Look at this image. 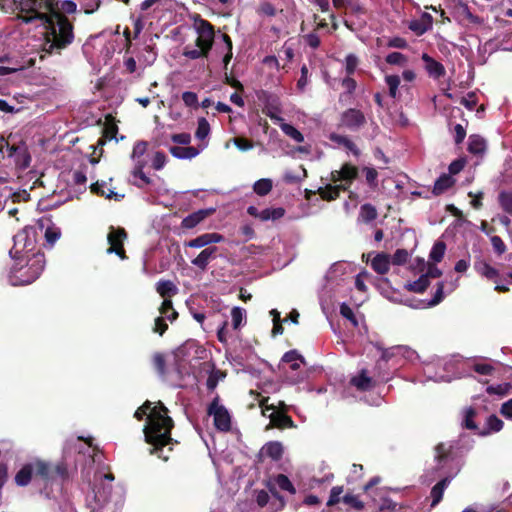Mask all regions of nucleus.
<instances>
[{"instance_id":"obj_1","label":"nucleus","mask_w":512,"mask_h":512,"mask_svg":"<svg viewBox=\"0 0 512 512\" xmlns=\"http://www.w3.org/2000/svg\"><path fill=\"white\" fill-rule=\"evenodd\" d=\"M152 402L146 400L134 413V417L141 421L146 417L143 427L144 439L151 446L149 453L168 461L169 454L164 453V447L178 443L171 436L174 421L169 416L168 408L158 401L152 406Z\"/></svg>"},{"instance_id":"obj_2","label":"nucleus","mask_w":512,"mask_h":512,"mask_svg":"<svg viewBox=\"0 0 512 512\" xmlns=\"http://www.w3.org/2000/svg\"><path fill=\"white\" fill-rule=\"evenodd\" d=\"M453 448L454 445L452 443H439L435 447L434 460L436 464L432 475L430 476L429 472L423 475L424 480L430 482L437 478L440 479L431 490V507H435L440 503L446 487L460 471L459 461L455 456Z\"/></svg>"},{"instance_id":"obj_3","label":"nucleus","mask_w":512,"mask_h":512,"mask_svg":"<svg viewBox=\"0 0 512 512\" xmlns=\"http://www.w3.org/2000/svg\"><path fill=\"white\" fill-rule=\"evenodd\" d=\"M46 28L43 50L48 54H61L70 46L74 39V25L68 17L58 10L50 16L49 23H43Z\"/></svg>"},{"instance_id":"obj_4","label":"nucleus","mask_w":512,"mask_h":512,"mask_svg":"<svg viewBox=\"0 0 512 512\" xmlns=\"http://www.w3.org/2000/svg\"><path fill=\"white\" fill-rule=\"evenodd\" d=\"M14 3L18 10L17 19L25 24L49 23L50 16L58 11L57 0H14Z\"/></svg>"},{"instance_id":"obj_5","label":"nucleus","mask_w":512,"mask_h":512,"mask_svg":"<svg viewBox=\"0 0 512 512\" xmlns=\"http://www.w3.org/2000/svg\"><path fill=\"white\" fill-rule=\"evenodd\" d=\"M45 267V256L43 253H34L28 258L25 265H14L9 274L12 285H28L34 282L42 274Z\"/></svg>"},{"instance_id":"obj_6","label":"nucleus","mask_w":512,"mask_h":512,"mask_svg":"<svg viewBox=\"0 0 512 512\" xmlns=\"http://www.w3.org/2000/svg\"><path fill=\"white\" fill-rule=\"evenodd\" d=\"M36 480H40L45 486L63 484L69 478L68 466L65 461L52 463L40 458H35Z\"/></svg>"},{"instance_id":"obj_7","label":"nucleus","mask_w":512,"mask_h":512,"mask_svg":"<svg viewBox=\"0 0 512 512\" xmlns=\"http://www.w3.org/2000/svg\"><path fill=\"white\" fill-rule=\"evenodd\" d=\"M13 247L10 255L13 258H20L22 254L32 252L36 246V230L32 226L24 227L13 237Z\"/></svg>"},{"instance_id":"obj_8","label":"nucleus","mask_w":512,"mask_h":512,"mask_svg":"<svg viewBox=\"0 0 512 512\" xmlns=\"http://www.w3.org/2000/svg\"><path fill=\"white\" fill-rule=\"evenodd\" d=\"M207 414L213 416L214 426L218 431L228 432L231 429V415L228 409L220 404V396L215 395L207 407Z\"/></svg>"},{"instance_id":"obj_9","label":"nucleus","mask_w":512,"mask_h":512,"mask_svg":"<svg viewBox=\"0 0 512 512\" xmlns=\"http://www.w3.org/2000/svg\"><path fill=\"white\" fill-rule=\"evenodd\" d=\"M380 482L381 477L379 476H374L371 478L369 482L363 487L364 493L369 495L372 500L378 504L379 510L381 512L394 511L396 508V503L386 498L385 495L387 492L384 489L376 488V485H378Z\"/></svg>"},{"instance_id":"obj_10","label":"nucleus","mask_w":512,"mask_h":512,"mask_svg":"<svg viewBox=\"0 0 512 512\" xmlns=\"http://www.w3.org/2000/svg\"><path fill=\"white\" fill-rule=\"evenodd\" d=\"M366 122V117L361 110L348 108L340 114L338 127L356 132L364 127Z\"/></svg>"},{"instance_id":"obj_11","label":"nucleus","mask_w":512,"mask_h":512,"mask_svg":"<svg viewBox=\"0 0 512 512\" xmlns=\"http://www.w3.org/2000/svg\"><path fill=\"white\" fill-rule=\"evenodd\" d=\"M449 364L440 358H435L430 362L423 363L422 371L427 380L434 381H450V378L445 375V371L448 369Z\"/></svg>"},{"instance_id":"obj_12","label":"nucleus","mask_w":512,"mask_h":512,"mask_svg":"<svg viewBox=\"0 0 512 512\" xmlns=\"http://www.w3.org/2000/svg\"><path fill=\"white\" fill-rule=\"evenodd\" d=\"M127 238V232L124 228H114L110 227V232L107 236V240L109 243V248L107 249L108 253H115L121 259H126V252L124 249V240Z\"/></svg>"},{"instance_id":"obj_13","label":"nucleus","mask_w":512,"mask_h":512,"mask_svg":"<svg viewBox=\"0 0 512 512\" xmlns=\"http://www.w3.org/2000/svg\"><path fill=\"white\" fill-rule=\"evenodd\" d=\"M418 273H421V276L418 278V293L426 290L430 278L435 279L442 275V271L434 264L425 262L424 259L420 258H418Z\"/></svg>"},{"instance_id":"obj_14","label":"nucleus","mask_w":512,"mask_h":512,"mask_svg":"<svg viewBox=\"0 0 512 512\" xmlns=\"http://www.w3.org/2000/svg\"><path fill=\"white\" fill-rule=\"evenodd\" d=\"M358 168L350 163H344L340 170H333L330 173V181L333 183L338 182H352L358 177Z\"/></svg>"},{"instance_id":"obj_15","label":"nucleus","mask_w":512,"mask_h":512,"mask_svg":"<svg viewBox=\"0 0 512 512\" xmlns=\"http://www.w3.org/2000/svg\"><path fill=\"white\" fill-rule=\"evenodd\" d=\"M247 213L250 216H252L254 218H258L261 221L265 222L268 220L276 221V220L281 219L285 215L286 210L282 207H277V208H266L262 211H259L255 206H249L247 208Z\"/></svg>"},{"instance_id":"obj_16","label":"nucleus","mask_w":512,"mask_h":512,"mask_svg":"<svg viewBox=\"0 0 512 512\" xmlns=\"http://www.w3.org/2000/svg\"><path fill=\"white\" fill-rule=\"evenodd\" d=\"M7 149L8 156L15 158V165L18 169L25 170L30 166L31 156L24 145H8Z\"/></svg>"},{"instance_id":"obj_17","label":"nucleus","mask_w":512,"mask_h":512,"mask_svg":"<svg viewBox=\"0 0 512 512\" xmlns=\"http://www.w3.org/2000/svg\"><path fill=\"white\" fill-rule=\"evenodd\" d=\"M33 478L36 480L35 459L21 466L15 474L14 482L19 487H26L31 483Z\"/></svg>"},{"instance_id":"obj_18","label":"nucleus","mask_w":512,"mask_h":512,"mask_svg":"<svg viewBox=\"0 0 512 512\" xmlns=\"http://www.w3.org/2000/svg\"><path fill=\"white\" fill-rule=\"evenodd\" d=\"M421 59L423 61V68L431 78L439 79L444 76L445 68L439 61H436L427 53H423Z\"/></svg>"},{"instance_id":"obj_19","label":"nucleus","mask_w":512,"mask_h":512,"mask_svg":"<svg viewBox=\"0 0 512 512\" xmlns=\"http://www.w3.org/2000/svg\"><path fill=\"white\" fill-rule=\"evenodd\" d=\"M214 209H200L198 211H195L185 218H183L181 222V228L183 229H193L198 224H200L202 221H204L207 217L212 215L214 213Z\"/></svg>"},{"instance_id":"obj_20","label":"nucleus","mask_w":512,"mask_h":512,"mask_svg":"<svg viewBox=\"0 0 512 512\" xmlns=\"http://www.w3.org/2000/svg\"><path fill=\"white\" fill-rule=\"evenodd\" d=\"M218 251V247L209 246L203 249L197 257L191 260V263L196 266L201 271H206L208 264L211 260L216 259V253Z\"/></svg>"},{"instance_id":"obj_21","label":"nucleus","mask_w":512,"mask_h":512,"mask_svg":"<svg viewBox=\"0 0 512 512\" xmlns=\"http://www.w3.org/2000/svg\"><path fill=\"white\" fill-rule=\"evenodd\" d=\"M268 417L270 419V425L272 427H276L278 429L296 427L292 417L286 414L285 412H271L268 415Z\"/></svg>"},{"instance_id":"obj_22","label":"nucleus","mask_w":512,"mask_h":512,"mask_svg":"<svg viewBox=\"0 0 512 512\" xmlns=\"http://www.w3.org/2000/svg\"><path fill=\"white\" fill-rule=\"evenodd\" d=\"M195 29L199 37L205 38V40L214 41L215 30L214 26L200 16L195 20Z\"/></svg>"},{"instance_id":"obj_23","label":"nucleus","mask_w":512,"mask_h":512,"mask_svg":"<svg viewBox=\"0 0 512 512\" xmlns=\"http://www.w3.org/2000/svg\"><path fill=\"white\" fill-rule=\"evenodd\" d=\"M350 384L359 391H369L374 387L373 379L367 375L365 369H362L357 376L352 377Z\"/></svg>"},{"instance_id":"obj_24","label":"nucleus","mask_w":512,"mask_h":512,"mask_svg":"<svg viewBox=\"0 0 512 512\" xmlns=\"http://www.w3.org/2000/svg\"><path fill=\"white\" fill-rule=\"evenodd\" d=\"M390 264V255L386 253H378L371 261L372 269L381 275H384L389 271Z\"/></svg>"},{"instance_id":"obj_25","label":"nucleus","mask_w":512,"mask_h":512,"mask_svg":"<svg viewBox=\"0 0 512 512\" xmlns=\"http://www.w3.org/2000/svg\"><path fill=\"white\" fill-rule=\"evenodd\" d=\"M474 268L478 274L495 283L500 278L499 271L484 261L475 262Z\"/></svg>"},{"instance_id":"obj_26","label":"nucleus","mask_w":512,"mask_h":512,"mask_svg":"<svg viewBox=\"0 0 512 512\" xmlns=\"http://www.w3.org/2000/svg\"><path fill=\"white\" fill-rule=\"evenodd\" d=\"M281 361L289 364L290 369L294 372H297L300 369L301 364H305L304 357L297 350L287 351L283 355Z\"/></svg>"},{"instance_id":"obj_27","label":"nucleus","mask_w":512,"mask_h":512,"mask_svg":"<svg viewBox=\"0 0 512 512\" xmlns=\"http://www.w3.org/2000/svg\"><path fill=\"white\" fill-rule=\"evenodd\" d=\"M329 140L332 141L335 144L344 146L346 149L351 151L353 153V155H355V156H359L360 155L359 148L356 146V144L351 139H349L345 135H340V134H337V133H331L329 135Z\"/></svg>"},{"instance_id":"obj_28","label":"nucleus","mask_w":512,"mask_h":512,"mask_svg":"<svg viewBox=\"0 0 512 512\" xmlns=\"http://www.w3.org/2000/svg\"><path fill=\"white\" fill-rule=\"evenodd\" d=\"M504 426L503 421L496 415H490L486 419L485 427L479 430V435L486 436L491 433H496L502 430Z\"/></svg>"},{"instance_id":"obj_29","label":"nucleus","mask_w":512,"mask_h":512,"mask_svg":"<svg viewBox=\"0 0 512 512\" xmlns=\"http://www.w3.org/2000/svg\"><path fill=\"white\" fill-rule=\"evenodd\" d=\"M169 152L178 159H192L199 154V150L193 146H171Z\"/></svg>"},{"instance_id":"obj_30","label":"nucleus","mask_w":512,"mask_h":512,"mask_svg":"<svg viewBox=\"0 0 512 512\" xmlns=\"http://www.w3.org/2000/svg\"><path fill=\"white\" fill-rule=\"evenodd\" d=\"M157 293L164 299H168L177 294V286L170 280H160L156 285Z\"/></svg>"},{"instance_id":"obj_31","label":"nucleus","mask_w":512,"mask_h":512,"mask_svg":"<svg viewBox=\"0 0 512 512\" xmlns=\"http://www.w3.org/2000/svg\"><path fill=\"white\" fill-rule=\"evenodd\" d=\"M443 289H444V283L438 282L437 289H436L435 294L432 299H430V300H426V299L419 300L418 299V309L419 308L425 309V308L433 307V306L439 304L444 298Z\"/></svg>"},{"instance_id":"obj_32","label":"nucleus","mask_w":512,"mask_h":512,"mask_svg":"<svg viewBox=\"0 0 512 512\" xmlns=\"http://www.w3.org/2000/svg\"><path fill=\"white\" fill-rule=\"evenodd\" d=\"M265 455L274 461H279L283 456V446L278 441H270L262 448Z\"/></svg>"},{"instance_id":"obj_33","label":"nucleus","mask_w":512,"mask_h":512,"mask_svg":"<svg viewBox=\"0 0 512 512\" xmlns=\"http://www.w3.org/2000/svg\"><path fill=\"white\" fill-rule=\"evenodd\" d=\"M454 184L455 179L451 175L443 174L436 180L433 193L435 195H440L451 188Z\"/></svg>"},{"instance_id":"obj_34","label":"nucleus","mask_w":512,"mask_h":512,"mask_svg":"<svg viewBox=\"0 0 512 512\" xmlns=\"http://www.w3.org/2000/svg\"><path fill=\"white\" fill-rule=\"evenodd\" d=\"M486 141L479 135H471L468 142V151L472 154H483L486 150Z\"/></svg>"},{"instance_id":"obj_35","label":"nucleus","mask_w":512,"mask_h":512,"mask_svg":"<svg viewBox=\"0 0 512 512\" xmlns=\"http://www.w3.org/2000/svg\"><path fill=\"white\" fill-rule=\"evenodd\" d=\"M377 215L378 213L376 208L372 204L366 203L360 207L358 221L363 223H370L377 218Z\"/></svg>"},{"instance_id":"obj_36","label":"nucleus","mask_w":512,"mask_h":512,"mask_svg":"<svg viewBox=\"0 0 512 512\" xmlns=\"http://www.w3.org/2000/svg\"><path fill=\"white\" fill-rule=\"evenodd\" d=\"M476 416V411L472 407H468L463 411V419H462V425L469 430H474L479 434L480 428L477 426V424L474 421V418Z\"/></svg>"},{"instance_id":"obj_37","label":"nucleus","mask_w":512,"mask_h":512,"mask_svg":"<svg viewBox=\"0 0 512 512\" xmlns=\"http://www.w3.org/2000/svg\"><path fill=\"white\" fill-rule=\"evenodd\" d=\"M273 183L271 179L262 178L257 180L253 185L254 192L259 196H265L271 192Z\"/></svg>"},{"instance_id":"obj_38","label":"nucleus","mask_w":512,"mask_h":512,"mask_svg":"<svg viewBox=\"0 0 512 512\" xmlns=\"http://www.w3.org/2000/svg\"><path fill=\"white\" fill-rule=\"evenodd\" d=\"M159 312L171 322L176 320L178 317V312L173 308V303L170 299H164L159 308Z\"/></svg>"},{"instance_id":"obj_39","label":"nucleus","mask_w":512,"mask_h":512,"mask_svg":"<svg viewBox=\"0 0 512 512\" xmlns=\"http://www.w3.org/2000/svg\"><path fill=\"white\" fill-rule=\"evenodd\" d=\"M317 193L325 201H333L339 198L337 187L332 184H327L324 187H319Z\"/></svg>"},{"instance_id":"obj_40","label":"nucleus","mask_w":512,"mask_h":512,"mask_svg":"<svg viewBox=\"0 0 512 512\" xmlns=\"http://www.w3.org/2000/svg\"><path fill=\"white\" fill-rule=\"evenodd\" d=\"M445 251H446L445 243L443 241H437L434 243V245L430 251L429 259L431 261H433L434 263H438L443 259Z\"/></svg>"},{"instance_id":"obj_41","label":"nucleus","mask_w":512,"mask_h":512,"mask_svg":"<svg viewBox=\"0 0 512 512\" xmlns=\"http://www.w3.org/2000/svg\"><path fill=\"white\" fill-rule=\"evenodd\" d=\"M117 133H118V126L114 122L113 117L111 115H108L106 117V124L103 129V136H104V138H106L108 140H112V139L117 140V138H116Z\"/></svg>"},{"instance_id":"obj_42","label":"nucleus","mask_w":512,"mask_h":512,"mask_svg":"<svg viewBox=\"0 0 512 512\" xmlns=\"http://www.w3.org/2000/svg\"><path fill=\"white\" fill-rule=\"evenodd\" d=\"M184 245L186 247H190V248L209 247L210 246L209 233L201 234V235L197 236L196 238L185 242Z\"/></svg>"},{"instance_id":"obj_43","label":"nucleus","mask_w":512,"mask_h":512,"mask_svg":"<svg viewBox=\"0 0 512 512\" xmlns=\"http://www.w3.org/2000/svg\"><path fill=\"white\" fill-rule=\"evenodd\" d=\"M132 176L134 178H138L140 182L134 181L133 184L137 186L138 188H143L145 185H150L152 183L151 178H149L144 172L143 169L140 168V166H134L132 170Z\"/></svg>"},{"instance_id":"obj_44","label":"nucleus","mask_w":512,"mask_h":512,"mask_svg":"<svg viewBox=\"0 0 512 512\" xmlns=\"http://www.w3.org/2000/svg\"><path fill=\"white\" fill-rule=\"evenodd\" d=\"M280 127L285 135L291 137L296 142L301 143L304 141L303 134L297 128H295L293 125L288 124V123H283V124H281Z\"/></svg>"},{"instance_id":"obj_45","label":"nucleus","mask_w":512,"mask_h":512,"mask_svg":"<svg viewBox=\"0 0 512 512\" xmlns=\"http://www.w3.org/2000/svg\"><path fill=\"white\" fill-rule=\"evenodd\" d=\"M498 201L501 208L505 212L512 214V191L500 192L498 196Z\"/></svg>"},{"instance_id":"obj_46","label":"nucleus","mask_w":512,"mask_h":512,"mask_svg":"<svg viewBox=\"0 0 512 512\" xmlns=\"http://www.w3.org/2000/svg\"><path fill=\"white\" fill-rule=\"evenodd\" d=\"M210 133V124L206 118L201 117L198 119V125L195 132V137L199 140H204Z\"/></svg>"},{"instance_id":"obj_47","label":"nucleus","mask_w":512,"mask_h":512,"mask_svg":"<svg viewBox=\"0 0 512 512\" xmlns=\"http://www.w3.org/2000/svg\"><path fill=\"white\" fill-rule=\"evenodd\" d=\"M275 482L281 490L287 491L291 494L296 493V489L290 479L284 474H278L275 477Z\"/></svg>"},{"instance_id":"obj_48","label":"nucleus","mask_w":512,"mask_h":512,"mask_svg":"<svg viewBox=\"0 0 512 512\" xmlns=\"http://www.w3.org/2000/svg\"><path fill=\"white\" fill-rule=\"evenodd\" d=\"M432 23V16L427 12H423L418 18V35L428 31L432 27Z\"/></svg>"},{"instance_id":"obj_49","label":"nucleus","mask_w":512,"mask_h":512,"mask_svg":"<svg viewBox=\"0 0 512 512\" xmlns=\"http://www.w3.org/2000/svg\"><path fill=\"white\" fill-rule=\"evenodd\" d=\"M386 84L389 87V95L392 98H395L397 95V90L400 84V78L398 75H388L385 77Z\"/></svg>"},{"instance_id":"obj_50","label":"nucleus","mask_w":512,"mask_h":512,"mask_svg":"<svg viewBox=\"0 0 512 512\" xmlns=\"http://www.w3.org/2000/svg\"><path fill=\"white\" fill-rule=\"evenodd\" d=\"M385 61L390 65L405 66L407 58L400 52H392L386 56Z\"/></svg>"},{"instance_id":"obj_51","label":"nucleus","mask_w":512,"mask_h":512,"mask_svg":"<svg viewBox=\"0 0 512 512\" xmlns=\"http://www.w3.org/2000/svg\"><path fill=\"white\" fill-rule=\"evenodd\" d=\"M60 237L61 230L58 227H48L45 231V240L50 246H53Z\"/></svg>"},{"instance_id":"obj_52","label":"nucleus","mask_w":512,"mask_h":512,"mask_svg":"<svg viewBox=\"0 0 512 512\" xmlns=\"http://www.w3.org/2000/svg\"><path fill=\"white\" fill-rule=\"evenodd\" d=\"M409 253L405 249H397L392 257H390L391 264L402 265L407 262Z\"/></svg>"},{"instance_id":"obj_53","label":"nucleus","mask_w":512,"mask_h":512,"mask_svg":"<svg viewBox=\"0 0 512 512\" xmlns=\"http://www.w3.org/2000/svg\"><path fill=\"white\" fill-rule=\"evenodd\" d=\"M358 64V57L354 54H348L345 58V71L347 75L351 76L352 74H354Z\"/></svg>"},{"instance_id":"obj_54","label":"nucleus","mask_w":512,"mask_h":512,"mask_svg":"<svg viewBox=\"0 0 512 512\" xmlns=\"http://www.w3.org/2000/svg\"><path fill=\"white\" fill-rule=\"evenodd\" d=\"M245 310L240 307H234L231 310L233 329L237 330L241 326L244 318Z\"/></svg>"},{"instance_id":"obj_55","label":"nucleus","mask_w":512,"mask_h":512,"mask_svg":"<svg viewBox=\"0 0 512 512\" xmlns=\"http://www.w3.org/2000/svg\"><path fill=\"white\" fill-rule=\"evenodd\" d=\"M183 55L186 58L192 59V60L208 57V55L205 52H203V50L199 49L198 47L190 48L188 46L184 48Z\"/></svg>"},{"instance_id":"obj_56","label":"nucleus","mask_w":512,"mask_h":512,"mask_svg":"<svg viewBox=\"0 0 512 512\" xmlns=\"http://www.w3.org/2000/svg\"><path fill=\"white\" fill-rule=\"evenodd\" d=\"M510 390V385L507 383L491 385L486 388L488 394H496L499 396H505Z\"/></svg>"},{"instance_id":"obj_57","label":"nucleus","mask_w":512,"mask_h":512,"mask_svg":"<svg viewBox=\"0 0 512 512\" xmlns=\"http://www.w3.org/2000/svg\"><path fill=\"white\" fill-rule=\"evenodd\" d=\"M342 501L346 505H348V506H350V507H352V508H354L356 510H361L364 507L363 502L359 500L358 496H355V495H352V494L344 495L343 498H342Z\"/></svg>"},{"instance_id":"obj_58","label":"nucleus","mask_w":512,"mask_h":512,"mask_svg":"<svg viewBox=\"0 0 512 512\" xmlns=\"http://www.w3.org/2000/svg\"><path fill=\"white\" fill-rule=\"evenodd\" d=\"M148 143L144 140L138 141L134 144L133 151L131 154L132 159H139L147 151Z\"/></svg>"},{"instance_id":"obj_59","label":"nucleus","mask_w":512,"mask_h":512,"mask_svg":"<svg viewBox=\"0 0 512 512\" xmlns=\"http://www.w3.org/2000/svg\"><path fill=\"white\" fill-rule=\"evenodd\" d=\"M343 493L342 486H335L331 489L329 499L327 501V506L332 507L340 502V496Z\"/></svg>"},{"instance_id":"obj_60","label":"nucleus","mask_w":512,"mask_h":512,"mask_svg":"<svg viewBox=\"0 0 512 512\" xmlns=\"http://www.w3.org/2000/svg\"><path fill=\"white\" fill-rule=\"evenodd\" d=\"M58 10L62 14H73L77 10V5L72 0H63L60 3V6L58 5Z\"/></svg>"},{"instance_id":"obj_61","label":"nucleus","mask_w":512,"mask_h":512,"mask_svg":"<svg viewBox=\"0 0 512 512\" xmlns=\"http://www.w3.org/2000/svg\"><path fill=\"white\" fill-rule=\"evenodd\" d=\"M473 369L480 375H491L494 371V367L487 362L475 363Z\"/></svg>"},{"instance_id":"obj_62","label":"nucleus","mask_w":512,"mask_h":512,"mask_svg":"<svg viewBox=\"0 0 512 512\" xmlns=\"http://www.w3.org/2000/svg\"><path fill=\"white\" fill-rule=\"evenodd\" d=\"M233 142L235 146L241 151H247L254 147L253 142L244 137H235Z\"/></svg>"},{"instance_id":"obj_63","label":"nucleus","mask_w":512,"mask_h":512,"mask_svg":"<svg viewBox=\"0 0 512 512\" xmlns=\"http://www.w3.org/2000/svg\"><path fill=\"white\" fill-rule=\"evenodd\" d=\"M182 100L187 107H197L198 105V96L191 91L183 92Z\"/></svg>"},{"instance_id":"obj_64","label":"nucleus","mask_w":512,"mask_h":512,"mask_svg":"<svg viewBox=\"0 0 512 512\" xmlns=\"http://www.w3.org/2000/svg\"><path fill=\"white\" fill-rule=\"evenodd\" d=\"M165 358L161 353H156L153 356V366L160 375L165 374Z\"/></svg>"}]
</instances>
